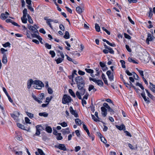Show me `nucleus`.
I'll list each match as a JSON object with an SVG mask.
<instances>
[{
	"label": "nucleus",
	"instance_id": "obj_46",
	"mask_svg": "<svg viewBox=\"0 0 155 155\" xmlns=\"http://www.w3.org/2000/svg\"><path fill=\"white\" fill-rule=\"evenodd\" d=\"M128 61L130 62H132L134 63L137 64V63L136 62L135 60H134L131 58H128Z\"/></svg>",
	"mask_w": 155,
	"mask_h": 155
},
{
	"label": "nucleus",
	"instance_id": "obj_3",
	"mask_svg": "<svg viewBox=\"0 0 155 155\" xmlns=\"http://www.w3.org/2000/svg\"><path fill=\"white\" fill-rule=\"evenodd\" d=\"M75 81L76 82L77 85L81 84L83 85L84 84V81L83 78L81 76H78L75 78Z\"/></svg>",
	"mask_w": 155,
	"mask_h": 155
},
{
	"label": "nucleus",
	"instance_id": "obj_61",
	"mask_svg": "<svg viewBox=\"0 0 155 155\" xmlns=\"http://www.w3.org/2000/svg\"><path fill=\"white\" fill-rule=\"evenodd\" d=\"M78 73L79 74L81 75H84L85 74V72L81 70H79L78 71Z\"/></svg>",
	"mask_w": 155,
	"mask_h": 155
},
{
	"label": "nucleus",
	"instance_id": "obj_45",
	"mask_svg": "<svg viewBox=\"0 0 155 155\" xmlns=\"http://www.w3.org/2000/svg\"><path fill=\"white\" fill-rule=\"evenodd\" d=\"M28 18V21L31 24L33 23V21L32 19L31 18V16L29 15H27Z\"/></svg>",
	"mask_w": 155,
	"mask_h": 155
},
{
	"label": "nucleus",
	"instance_id": "obj_50",
	"mask_svg": "<svg viewBox=\"0 0 155 155\" xmlns=\"http://www.w3.org/2000/svg\"><path fill=\"white\" fill-rule=\"evenodd\" d=\"M100 139H101V141L102 142H103V143H107V140H106V139L104 137H101Z\"/></svg>",
	"mask_w": 155,
	"mask_h": 155
},
{
	"label": "nucleus",
	"instance_id": "obj_19",
	"mask_svg": "<svg viewBox=\"0 0 155 155\" xmlns=\"http://www.w3.org/2000/svg\"><path fill=\"white\" fill-rule=\"evenodd\" d=\"M2 63L4 64H5L7 63V60L6 56L4 55V56H3V57L2 59Z\"/></svg>",
	"mask_w": 155,
	"mask_h": 155
},
{
	"label": "nucleus",
	"instance_id": "obj_30",
	"mask_svg": "<svg viewBox=\"0 0 155 155\" xmlns=\"http://www.w3.org/2000/svg\"><path fill=\"white\" fill-rule=\"evenodd\" d=\"M46 130L49 133H51L52 131V129L51 128L49 127H47L46 128Z\"/></svg>",
	"mask_w": 155,
	"mask_h": 155
},
{
	"label": "nucleus",
	"instance_id": "obj_26",
	"mask_svg": "<svg viewBox=\"0 0 155 155\" xmlns=\"http://www.w3.org/2000/svg\"><path fill=\"white\" fill-rule=\"evenodd\" d=\"M145 91H146L147 93V95L149 97H150V98H151V99H153L154 98V97L153 96V95H152V94H151L147 90V89H145Z\"/></svg>",
	"mask_w": 155,
	"mask_h": 155
},
{
	"label": "nucleus",
	"instance_id": "obj_6",
	"mask_svg": "<svg viewBox=\"0 0 155 155\" xmlns=\"http://www.w3.org/2000/svg\"><path fill=\"white\" fill-rule=\"evenodd\" d=\"M154 38V37L150 33H148L147 34V37L146 40L147 43L149 45L150 44L149 41H153Z\"/></svg>",
	"mask_w": 155,
	"mask_h": 155
},
{
	"label": "nucleus",
	"instance_id": "obj_42",
	"mask_svg": "<svg viewBox=\"0 0 155 155\" xmlns=\"http://www.w3.org/2000/svg\"><path fill=\"white\" fill-rule=\"evenodd\" d=\"M47 91L48 93L49 94H51L53 93V91L50 87H48V88L47 89Z\"/></svg>",
	"mask_w": 155,
	"mask_h": 155
},
{
	"label": "nucleus",
	"instance_id": "obj_15",
	"mask_svg": "<svg viewBox=\"0 0 155 155\" xmlns=\"http://www.w3.org/2000/svg\"><path fill=\"white\" fill-rule=\"evenodd\" d=\"M37 33L31 34V35L33 37L36 38L38 40H42V38L39 35H37Z\"/></svg>",
	"mask_w": 155,
	"mask_h": 155
},
{
	"label": "nucleus",
	"instance_id": "obj_28",
	"mask_svg": "<svg viewBox=\"0 0 155 155\" xmlns=\"http://www.w3.org/2000/svg\"><path fill=\"white\" fill-rule=\"evenodd\" d=\"M64 38L65 39H68L69 38V34L68 31H66L65 32V35L64 36Z\"/></svg>",
	"mask_w": 155,
	"mask_h": 155
},
{
	"label": "nucleus",
	"instance_id": "obj_51",
	"mask_svg": "<svg viewBox=\"0 0 155 155\" xmlns=\"http://www.w3.org/2000/svg\"><path fill=\"white\" fill-rule=\"evenodd\" d=\"M25 122L27 124H31V123L30 122L29 119L27 117H25Z\"/></svg>",
	"mask_w": 155,
	"mask_h": 155
},
{
	"label": "nucleus",
	"instance_id": "obj_11",
	"mask_svg": "<svg viewBox=\"0 0 155 155\" xmlns=\"http://www.w3.org/2000/svg\"><path fill=\"white\" fill-rule=\"evenodd\" d=\"M101 110L102 115L104 117H105L107 116V109L104 107H101Z\"/></svg>",
	"mask_w": 155,
	"mask_h": 155
},
{
	"label": "nucleus",
	"instance_id": "obj_20",
	"mask_svg": "<svg viewBox=\"0 0 155 155\" xmlns=\"http://www.w3.org/2000/svg\"><path fill=\"white\" fill-rule=\"evenodd\" d=\"M7 51V50L3 48H2L0 49L1 53L3 54V56H4V55L6 56L5 53V52Z\"/></svg>",
	"mask_w": 155,
	"mask_h": 155
},
{
	"label": "nucleus",
	"instance_id": "obj_55",
	"mask_svg": "<svg viewBox=\"0 0 155 155\" xmlns=\"http://www.w3.org/2000/svg\"><path fill=\"white\" fill-rule=\"evenodd\" d=\"M108 50L109 52L110 53L112 54H114V51L110 47L109 48H108Z\"/></svg>",
	"mask_w": 155,
	"mask_h": 155
},
{
	"label": "nucleus",
	"instance_id": "obj_16",
	"mask_svg": "<svg viewBox=\"0 0 155 155\" xmlns=\"http://www.w3.org/2000/svg\"><path fill=\"white\" fill-rule=\"evenodd\" d=\"M116 127L118 129L120 130H125V126L124 124H122L120 126L116 125Z\"/></svg>",
	"mask_w": 155,
	"mask_h": 155
},
{
	"label": "nucleus",
	"instance_id": "obj_58",
	"mask_svg": "<svg viewBox=\"0 0 155 155\" xmlns=\"http://www.w3.org/2000/svg\"><path fill=\"white\" fill-rule=\"evenodd\" d=\"M81 147L79 146H77L75 147V152H77L81 149Z\"/></svg>",
	"mask_w": 155,
	"mask_h": 155
},
{
	"label": "nucleus",
	"instance_id": "obj_9",
	"mask_svg": "<svg viewBox=\"0 0 155 155\" xmlns=\"http://www.w3.org/2000/svg\"><path fill=\"white\" fill-rule=\"evenodd\" d=\"M37 82L36 81H33V80L31 79H30L29 80L27 83V86H28V89H29L32 84L34 85V83H35V82Z\"/></svg>",
	"mask_w": 155,
	"mask_h": 155
},
{
	"label": "nucleus",
	"instance_id": "obj_47",
	"mask_svg": "<svg viewBox=\"0 0 155 155\" xmlns=\"http://www.w3.org/2000/svg\"><path fill=\"white\" fill-rule=\"evenodd\" d=\"M91 116H92V119L93 120H94L96 121V122H97V121H100L98 120V119L97 118H96L95 117V116L93 115V114H91Z\"/></svg>",
	"mask_w": 155,
	"mask_h": 155
},
{
	"label": "nucleus",
	"instance_id": "obj_38",
	"mask_svg": "<svg viewBox=\"0 0 155 155\" xmlns=\"http://www.w3.org/2000/svg\"><path fill=\"white\" fill-rule=\"evenodd\" d=\"M11 117L14 119V120H15L16 121H18V118L15 116V115L14 114H11Z\"/></svg>",
	"mask_w": 155,
	"mask_h": 155
},
{
	"label": "nucleus",
	"instance_id": "obj_4",
	"mask_svg": "<svg viewBox=\"0 0 155 155\" xmlns=\"http://www.w3.org/2000/svg\"><path fill=\"white\" fill-rule=\"evenodd\" d=\"M89 80L90 81H92L95 83L97 84L98 85L100 86H102L103 85V83L101 80H97L95 78H92L90 77L89 78Z\"/></svg>",
	"mask_w": 155,
	"mask_h": 155
},
{
	"label": "nucleus",
	"instance_id": "obj_52",
	"mask_svg": "<svg viewBox=\"0 0 155 155\" xmlns=\"http://www.w3.org/2000/svg\"><path fill=\"white\" fill-rule=\"evenodd\" d=\"M58 124H60L63 127H66L67 126V124L65 122L63 123H59Z\"/></svg>",
	"mask_w": 155,
	"mask_h": 155
},
{
	"label": "nucleus",
	"instance_id": "obj_1",
	"mask_svg": "<svg viewBox=\"0 0 155 155\" xmlns=\"http://www.w3.org/2000/svg\"><path fill=\"white\" fill-rule=\"evenodd\" d=\"M37 82L34 83L33 87L35 88L38 89H41L42 87H44L43 83L41 81L38 80H35Z\"/></svg>",
	"mask_w": 155,
	"mask_h": 155
},
{
	"label": "nucleus",
	"instance_id": "obj_29",
	"mask_svg": "<svg viewBox=\"0 0 155 155\" xmlns=\"http://www.w3.org/2000/svg\"><path fill=\"white\" fill-rule=\"evenodd\" d=\"M23 16H24V17H26L27 15H28L27 14V9L26 8H25L23 11Z\"/></svg>",
	"mask_w": 155,
	"mask_h": 155
},
{
	"label": "nucleus",
	"instance_id": "obj_53",
	"mask_svg": "<svg viewBox=\"0 0 155 155\" xmlns=\"http://www.w3.org/2000/svg\"><path fill=\"white\" fill-rule=\"evenodd\" d=\"M124 37L125 38L128 39H130L131 38V37L128 35L126 34V33H124Z\"/></svg>",
	"mask_w": 155,
	"mask_h": 155
},
{
	"label": "nucleus",
	"instance_id": "obj_14",
	"mask_svg": "<svg viewBox=\"0 0 155 155\" xmlns=\"http://www.w3.org/2000/svg\"><path fill=\"white\" fill-rule=\"evenodd\" d=\"M32 97L34 99V100L38 102V103L41 104L42 103V101L39 100H38L37 98V97L36 96L33 94H32Z\"/></svg>",
	"mask_w": 155,
	"mask_h": 155
},
{
	"label": "nucleus",
	"instance_id": "obj_18",
	"mask_svg": "<svg viewBox=\"0 0 155 155\" xmlns=\"http://www.w3.org/2000/svg\"><path fill=\"white\" fill-rule=\"evenodd\" d=\"M150 88L151 90L153 92L155 93V85L150 82Z\"/></svg>",
	"mask_w": 155,
	"mask_h": 155
},
{
	"label": "nucleus",
	"instance_id": "obj_2",
	"mask_svg": "<svg viewBox=\"0 0 155 155\" xmlns=\"http://www.w3.org/2000/svg\"><path fill=\"white\" fill-rule=\"evenodd\" d=\"M71 99V98L70 96L65 94L62 99V103L64 104H65L67 103L70 102Z\"/></svg>",
	"mask_w": 155,
	"mask_h": 155
},
{
	"label": "nucleus",
	"instance_id": "obj_32",
	"mask_svg": "<svg viewBox=\"0 0 155 155\" xmlns=\"http://www.w3.org/2000/svg\"><path fill=\"white\" fill-rule=\"evenodd\" d=\"M85 70L87 72L90 73L91 74H92L94 73L93 70L91 69L85 68Z\"/></svg>",
	"mask_w": 155,
	"mask_h": 155
},
{
	"label": "nucleus",
	"instance_id": "obj_64",
	"mask_svg": "<svg viewBox=\"0 0 155 155\" xmlns=\"http://www.w3.org/2000/svg\"><path fill=\"white\" fill-rule=\"evenodd\" d=\"M15 154L17 155H22V151H15Z\"/></svg>",
	"mask_w": 155,
	"mask_h": 155
},
{
	"label": "nucleus",
	"instance_id": "obj_17",
	"mask_svg": "<svg viewBox=\"0 0 155 155\" xmlns=\"http://www.w3.org/2000/svg\"><path fill=\"white\" fill-rule=\"evenodd\" d=\"M75 122V123L78 125H81L82 123L81 121L79 118L76 119Z\"/></svg>",
	"mask_w": 155,
	"mask_h": 155
},
{
	"label": "nucleus",
	"instance_id": "obj_57",
	"mask_svg": "<svg viewBox=\"0 0 155 155\" xmlns=\"http://www.w3.org/2000/svg\"><path fill=\"white\" fill-rule=\"evenodd\" d=\"M44 96V94L43 93H42L40 94H39L38 97V99L39 100H41Z\"/></svg>",
	"mask_w": 155,
	"mask_h": 155
},
{
	"label": "nucleus",
	"instance_id": "obj_56",
	"mask_svg": "<svg viewBox=\"0 0 155 155\" xmlns=\"http://www.w3.org/2000/svg\"><path fill=\"white\" fill-rule=\"evenodd\" d=\"M102 29L104 31H105L106 33L108 35H110V32L109 31H108L107 29H106L104 27H102Z\"/></svg>",
	"mask_w": 155,
	"mask_h": 155
},
{
	"label": "nucleus",
	"instance_id": "obj_34",
	"mask_svg": "<svg viewBox=\"0 0 155 155\" xmlns=\"http://www.w3.org/2000/svg\"><path fill=\"white\" fill-rule=\"evenodd\" d=\"M133 75L134 78L136 80H138L139 79V77L138 75L136 74L134 72H133Z\"/></svg>",
	"mask_w": 155,
	"mask_h": 155
},
{
	"label": "nucleus",
	"instance_id": "obj_43",
	"mask_svg": "<svg viewBox=\"0 0 155 155\" xmlns=\"http://www.w3.org/2000/svg\"><path fill=\"white\" fill-rule=\"evenodd\" d=\"M10 44L9 42H7L5 43L2 44L3 46L5 48H6L8 47H10Z\"/></svg>",
	"mask_w": 155,
	"mask_h": 155
},
{
	"label": "nucleus",
	"instance_id": "obj_36",
	"mask_svg": "<svg viewBox=\"0 0 155 155\" xmlns=\"http://www.w3.org/2000/svg\"><path fill=\"white\" fill-rule=\"evenodd\" d=\"M26 114H27V115L29 117V118L31 119L34 117V115L33 114L31 113H29L28 112H26Z\"/></svg>",
	"mask_w": 155,
	"mask_h": 155
},
{
	"label": "nucleus",
	"instance_id": "obj_60",
	"mask_svg": "<svg viewBox=\"0 0 155 155\" xmlns=\"http://www.w3.org/2000/svg\"><path fill=\"white\" fill-rule=\"evenodd\" d=\"M58 52L60 53V54L61 56L62 57L61 58H63L64 59V55L63 53H62V52H61L59 51H58Z\"/></svg>",
	"mask_w": 155,
	"mask_h": 155
},
{
	"label": "nucleus",
	"instance_id": "obj_59",
	"mask_svg": "<svg viewBox=\"0 0 155 155\" xmlns=\"http://www.w3.org/2000/svg\"><path fill=\"white\" fill-rule=\"evenodd\" d=\"M39 32L44 34H45L46 33V32L45 30L43 28H41L39 30Z\"/></svg>",
	"mask_w": 155,
	"mask_h": 155
},
{
	"label": "nucleus",
	"instance_id": "obj_49",
	"mask_svg": "<svg viewBox=\"0 0 155 155\" xmlns=\"http://www.w3.org/2000/svg\"><path fill=\"white\" fill-rule=\"evenodd\" d=\"M49 53L51 55V57L52 58L54 57L55 55V52L53 51H50L49 52Z\"/></svg>",
	"mask_w": 155,
	"mask_h": 155
},
{
	"label": "nucleus",
	"instance_id": "obj_41",
	"mask_svg": "<svg viewBox=\"0 0 155 155\" xmlns=\"http://www.w3.org/2000/svg\"><path fill=\"white\" fill-rule=\"evenodd\" d=\"M153 15L152 13V9L151 8H150V12L149 14V17L151 18Z\"/></svg>",
	"mask_w": 155,
	"mask_h": 155
},
{
	"label": "nucleus",
	"instance_id": "obj_35",
	"mask_svg": "<svg viewBox=\"0 0 155 155\" xmlns=\"http://www.w3.org/2000/svg\"><path fill=\"white\" fill-rule=\"evenodd\" d=\"M58 134V135H57V139L58 140H61L62 139L63 137L62 136H61V134L59 133Z\"/></svg>",
	"mask_w": 155,
	"mask_h": 155
},
{
	"label": "nucleus",
	"instance_id": "obj_63",
	"mask_svg": "<svg viewBox=\"0 0 155 155\" xmlns=\"http://www.w3.org/2000/svg\"><path fill=\"white\" fill-rule=\"evenodd\" d=\"M65 8H66L67 11L71 14L72 13V10L71 9L69 8L68 7H65Z\"/></svg>",
	"mask_w": 155,
	"mask_h": 155
},
{
	"label": "nucleus",
	"instance_id": "obj_25",
	"mask_svg": "<svg viewBox=\"0 0 155 155\" xmlns=\"http://www.w3.org/2000/svg\"><path fill=\"white\" fill-rule=\"evenodd\" d=\"M68 91L69 93L71 94V95L73 97H75L76 95L73 92L72 90L71 89H69L68 90Z\"/></svg>",
	"mask_w": 155,
	"mask_h": 155
},
{
	"label": "nucleus",
	"instance_id": "obj_44",
	"mask_svg": "<svg viewBox=\"0 0 155 155\" xmlns=\"http://www.w3.org/2000/svg\"><path fill=\"white\" fill-rule=\"evenodd\" d=\"M120 62L121 64L122 67L123 68H126V66L125 65V62L123 60H121L120 61Z\"/></svg>",
	"mask_w": 155,
	"mask_h": 155
},
{
	"label": "nucleus",
	"instance_id": "obj_33",
	"mask_svg": "<svg viewBox=\"0 0 155 155\" xmlns=\"http://www.w3.org/2000/svg\"><path fill=\"white\" fill-rule=\"evenodd\" d=\"M21 20L22 22L24 23H26L27 22V19L26 18V17H24V16H23L21 18Z\"/></svg>",
	"mask_w": 155,
	"mask_h": 155
},
{
	"label": "nucleus",
	"instance_id": "obj_7",
	"mask_svg": "<svg viewBox=\"0 0 155 155\" xmlns=\"http://www.w3.org/2000/svg\"><path fill=\"white\" fill-rule=\"evenodd\" d=\"M28 28L29 30L32 31V32L34 33H37L38 34L39 33L36 28L32 26L28 25Z\"/></svg>",
	"mask_w": 155,
	"mask_h": 155
},
{
	"label": "nucleus",
	"instance_id": "obj_48",
	"mask_svg": "<svg viewBox=\"0 0 155 155\" xmlns=\"http://www.w3.org/2000/svg\"><path fill=\"white\" fill-rule=\"evenodd\" d=\"M38 153L40 154V155H45V154L41 149H38Z\"/></svg>",
	"mask_w": 155,
	"mask_h": 155
},
{
	"label": "nucleus",
	"instance_id": "obj_8",
	"mask_svg": "<svg viewBox=\"0 0 155 155\" xmlns=\"http://www.w3.org/2000/svg\"><path fill=\"white\" fill-rule=\"evenodd\" d=\"M70 111V113L74 116L75 117H78V115L76 110H73L72 107H70L69 108Z\"/></svg>",
	"mask_w": 155,
	"mask_h": 155
},
{
	"label": "nucleus",
	"instance_id": "obj_13",
	"mask_svg": "<svg viewBox=\"0 0 155 155\" xmlns=\"http://www.w3.org/2000/svg\"><path fill=\"white\" fill-rule=\"evenodd\" d=\"M141 95L142 97L143 98L144 101L147 103L148 104L150 102V101L149 100V98H146V97L145 96V94L144 92H143L142 93H141Z\"/></svg>",
	"mask_w": 155,
	"mask_h": 155
},
{
	"label": "nucleus",
	"instance_id": "obj_37",
	"mask_svg": "<svg viewBox=\"0 0 155 155\" xmlns=\"http://www.w3.org/2000/svg\"><path fill=\"white\" fill-rule=\"evenodd\" d=\"M17 125L18 127L20 128L21 129H24L25 128L24 126L23 125L19 123H17Z\"/></svg>",
	"mask_w": 155,
	"mask_h": 155
},
{
	"label": "nucleus",
	"instance_id": "obj_12",
	"mask_svg": "<svg viewBox=\"0 0 155 155\" xmlns=\"http://www.w3.org/2000/svg\"><path fill=\"white\" fill-rule=\"evenodd\" d=\"M55 147L64 151L66 150V148L64 144H60L58 146L56 145Z\"/></svg>",
	"mask_w": 155,
	"mask_h": 155
},
{
	"label": "nucleus",
	"instance_id": "obj_62",
	"mask_svg": "<svg viewBox=\"0 0 155 155\" xmlns=\"http://www.w3.org/2000/svg\"><path fill=\"white\" fill-rule=\"evenodd\" d=\"M126 48L127 51L129 52H131V50L129 46L127 45H126L125 46Z\"/></svg>",
	"mask_w": 155,
	"mask_h": 155
},
{
	"label": "nucleus",
	"instance_id": "obj_24",
	"mask_svg": "<svg viewBox=\"0 0 155 155\" xmlns=\"http://www.w3.org/2000/svg\"><path fill=\"white\" fill-rule=\"evenodd\" d=\"M1 18L3 20H5L6 19L8 16H7V15L6 14H5L4 13H2L1 15Z\"/></svg>",
	"mask_w": 155,
	"mask_h": 155
},
{
	"label": "nucleus",
	"instance_id": "obj_27",
	"mask_svg": "<svg viewBox=\"0 0 155 155\" xmlns=\"http://www.w3.org/2000/svg\"><path fill=\"white\" fill-rule=\"evenodd\" d=\"M95 28L97 31L99 32L100 31V27L98 24H95Z\"/></svg>",
	"mask_w": 155,
	"mask_h": 155
},
{
	"label": "nucleus",
	"instance_id": "obj_22",
	"mask_svg": "<svg viewBox=\"0 0 155 155\" xmlns=\"http://www.w3.org/2000/svg\"><path fill=\"white\" fill-rule=\"evenodd\" d=\"M63 134H68L70 133V131L69 130V128H66L65 129H63L61 130Z\"/></svg>",
	"mask_w": 155,
	"mask_h": 155
},
{
	"label": "nucleus",
	"instance_id": "obj_39",
	"mask_svg": "<svg viewBox=\"0 0 155 155\" xmlns=\"http://www.w3.org/2000/svg\"><path fill=\"white\" fill-rule=\"evenodd\" d=\"M84 84L83 85H81V84H79L77 85L78 88L79 90H82L83 89H84Z\"/></svg>",
	"mask_w": 155,
	"mask_h": 155
},
{
	"label": "nucleus",
	"instance_id": "obj_40",
	"mask_svg": "<svg viewBox=\"0 0 155 155\" xmlns=\"http://www.w3.org/2000/svg\"><path fill=\"white\" fill-rule=\"evenodd\" d=\"M63 60V58H58L56 60V61L57 64L61 63Z\"/></svg>",
	"mask_w": 155,
	"mask_h": 155
},
{
	"label": "nucleus",
	"instance_id": "obj_54",
	"mask_svg": "<svg viewBox=\"0 0 155 155\" xmlns=\"http://www.w3.org/2000/svg\"><path fill=\"white\" fill-rule=\"evenodd\" d=\"M45 47L48 49H51V45L48 44L47 43H46L45 44Z\"/></svg>",
	"mask_w": 155,
	"mask_h": 155
},
{
	"label": "nucleus",
	"instance_id": "obj_10",
	"mask_svg": "<svg viewBox=\"0 0 155 155\" xmlns=\"http://www.w3.org/2000/svg\"><path fill=\"white\" fill-rule=\"evenodd\" d=\"M109 79L111 81H113L114 79V76L112 74H111L110 71H108L106 73Z\"/></svg>",
	"mask_w": 155,
	"mask_h": 155
},
{
	"label": "nucleus",
	"instance_id": "obj_5",
	"mask_svg": "<svg viewBox=\"0 0 155 155\" xmlns=\"http://www.w3.org/2000/svg\"><path fill=\"white\" fill-rule=\"evenodd\" d=\"M85 93V89L80 90V91H77L76 93V95L77 97L79 99H81L82 97L81 95H84Z\"/></svg>",
	"mask_w": 155,
	"mask_h": 155
},
{
	"label": "nucleus",
	"instance_id": "obj_23",
	"mask_svg": "<svg viewBox=\"0 0 155 155\" xmlns=\"http://www.w3.org/2000/svg\"><path fill=\"white\" fill-rule=\"evenodd\" d=\"M53 21V20L51 19H48L47 21H46V23L52 29V27L51 25V22Z\"/></svg>",
	"mask_w": 155,
	"mask_h": 155
},
{
	"label": "nucleus",
	"instance_id": "obj_31",
	"mask_svg": "<svg viewBox=\"0 0 155 155\" xmlns=\"http://www.w3.org/2000/svg\"><path fill=\"white\" fill-rule=\"evenodd\" d=\"M76 11L79 14H81L82 12V9L79 6L76 8Z\"/></svg>",
	"mask_w": 155,
	"mask_h": 155
},
{
	"label": "nucleus",
	"instance_id": "obj_21",
	"mask_svg": "<svg viewBox=\"0 0 155 155\" xmlns=\"http://www.w3.org/2000/svg\"><path fill=\"white\" fill-rule=\"evenodd\" d=\"M39 115L40 116H43L45 117H47L48 116V114L46 112L39 113Z\"/></svg>",
	"mask_w": 155,
	"mask_h": 155
}]
</instances>
